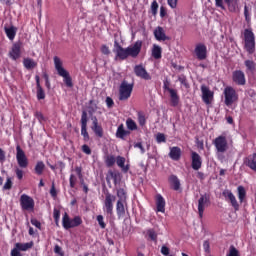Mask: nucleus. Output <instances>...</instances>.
<instances>
[{
	"label": "nucleus",
	"instance_id": "1",
	"mask_svg": "<svg viewBox=\"0 0 256 256\" xmlns=\"http://www.w3.org/2000/svg\"><path fill=\"white\" fill-rule=\"evenodd\" d=\"M141 47H143V41L137 40L133 46H128L127 48H123L119 45V42H114V52L116 54V59H121V61H125L127 57H132L135 59L141 53Z\"/></svg>",
	"mask_w": 256,
	"mask_h": 256
},
{
	"label": "nucleus",
	"instance_id": "2",
	"mask_svg": "<svg viewBox=\"0 0 256 256\" xmlns=\"http://www.w3.org/2000/svg\"><path fill=\"white\" fill-rule=\"evenodd\" d=\"M54 67L59 75L63 78L66 87H73V79L65 68H63V61L58 56H54Z\"/></svg>",
	"mask_w": 256,
	"mask_h": 256
},
{
	"label": "nucleus",
	"instance_id": "3",
	"mask_svg": "<svg viewBox=\"0 0 256 256\" xmlns=\"http://www.w3.org/2000/svg\"><path fill=\"white\" fill-rule=\"evenodd\" d=\"M244 49L247 53L253 55L255 53V34L251 29L244 30Z\"/></svg>",
	"mask_w": 256,
	"mask_h": 256
},
{
	"label": "nucleus",
	"instance_id": "4",
	"mask_svg": "<svg viewBox=\"0 0 256 256\" xmlns=\"http://www.w3.org/2000/svg\"><path fill=\"white\" fill-rule=\"evenodd\" d=\"M223 95L226 107H231L233 103H237L239 101V94H237L235 88L231 86H227L226 88H224Z\"/></svg>",
	"mask_w": 256,
	"mask_h": 256
},
{
	"label": "nucleus",
	"instance_id": "5",
	"mask_svg": "<svg viewBox=\"0 0 256 256\" xmlns=\"http://www.w3.org/2000/svg\"><path fill=\"white\" fill-rule=\"evenodd\" d=\"M131 93H133V84H129L127 80L122 81L119 87V100L127 101L131 97Z\"/></svg>",
	"mask_w": 256,
	"mask_h": 256
},
{
	"label": "nucleus",
	"instance_id": "6",
	"mask_svg": "<svg viewBox=\"0 0 256 256\" xmlns=\"http://www.w3.org/2000/svg\"><path fill=\"white\" fill-rule=\"evenodd\" d=\"M83 223L81 217L76 216L73 219L69 218V214L64 213L62 218V225L64 229H73L74 227H79Z\"/></svg>",
	"mask_w": 256,
	"mask_h": 256
},
{
	"label": "nucleus",
	"instance_id": "7",
	"mask_svg": "<svg viewBox=\"0 0 256 256\" xmlns=\"http://www.w3.org/2000/svg\"><path fill=\"white\" fill-rule=\"evenodd\" d=\"M16 161L21 169H27V167H29V159L27 158L25 151H23L19 145L16 146Z\"/></svg>",
	"mask_w": 256,
	"mask_h": 256
},
{
	"label": "nucleus",
	"instance_id": "8",
	"mask_svg": "<svg viewBox=\"0 0 256 256\" xmlns=\"http://www.w3.org/2000/svg\"><path fill=\"white\" fill-rule=\"evenodd\" d=\"M20 205L24 211H33V209H35V200L27 194H22L20 197Z\"/></svg>",
	"mask_w": 256,
	"mask_h": 256
},
{
	"label": "nucleus",
	"instance_id": "9",
	"mask_svg": "<svg viewBox=\"0 0 256 256\" xmlns=\"http://www.w3.org/2000/svg\"><path fill=\"white\" fill-rule=\"evenodd\" d=\"M115 195L107 192L104 200L103 211L107 215H113V203H115Z\"/></svg>",
	"mask_w": 256,
	"mask_h": 256
},
{
	"label": "nucleus",
	"instance_id": "10",
	"mask_svg": "<svg viewBox=\"0 0 256 256\" xmlns=\"http://www.w3.org/2000/svg\"><path fill=\"white\" fill-rule=\"evenodd\" d=\"M223 197L225 198V201L230 203L231 207H233L234 211H239V202L237 201V197H235V194L231 192V190H224L222 192Z\"/></svg>",
	"mask_w": 256,
	"mask_h": 256
},
{
	"label": "nucleus",
	"instance_id": "11",
	"mask_svg": "<svg viewBox=\"0 0 256 256\" xmlns=\"http://www.w3.org/2000/svg\"><path fill=\"white\" fill-rule=\"evenodd\" d=\"M202 101L205 105H211L213 103L215 93L209 89L205 84L201 86Z\"/></svg>",
	"mask_w": 256,
	"mask_h": 256
},
{
	"label": "nucleus",
	"instance_id": "12",
	"mask_svg": "<svg viewBox=\"0 0 256 256\" xmlns=\"http://www.w3.org/2000/svg\"><path fill=\"white\" fill-rule=\"evenodd\" d=\"M214 146L217 153H225L228 149L227 138L225 136H218L214 139Z\"/></svg>",
	"mask_w": 256,
	"mask_h": 256
},
{
	"label": "nucleus",
	"instance_id": "13",
	"mask_svg": "<svg viewBox=\"0 0 256 256\" xmlns=\"http://www.w3.org/2000/svg\"><path fill=\"white\" fill-rule=\"evenodd\" d=\"M232 81L235 85L243 87L247 85V79L245 78V72L241 70H236L232 73Z\"/></svg>",
	"mask_w": 256,
	"mask_h": 256
},
{
	"label": "nucleus",
	"instance_id": "14",
	"mask_svg": "<svg viewBox=\"0 0 256 256\" xmlns=\"http://www.w3.org/2000/svg\"><path fill=\"white\" fill-rule=\"evenodd\" d=\"M134 73L136 77H140V79H144V81H151V74L147 72V69L141 64L134 67Z\"/></svg>",
	"mask_w": 256,
	"mask_h": 256
},
{
	"label": "nucleus",
	"instance_id": "15",
	"mask_svg": "<svg viewBox=\"0 0 256 256\" xmlns=\"http://www.w3.org/2000/svg\"><path fill=\"white\" fill-rule=\"evenodd\" d=\"M194 53L199 61H204L207 59V46L205 44L196 45Z\"/></svg>",
	"mask_w": 256,
	"mask_h": 256
},
{
	"label": "nucleus",
	"instance_id": "16",
	"mask_svg": "<svg viewBox=\"0 0 256 256\" xmlns=\"http://www.w3.org/2000/svg\"><path fill=\"white\" fill-rule=\"evenodd\" d=\"M208 203H209V196H207V194L201 195V197L198 200V213H199L200 219H203V213Z\"/></svg>",
	"mask_w": 256,
	"mask_h": 256
},
{
	"label": "nucleus",
	"instance_id": "17",
	"mask_svg": "<svg viewBox=\"0 0 256 256\" xmlns=\"http://www.w3.org/2000/svg\"><path fill=\"white\" fill-rule=\"evenodd\" d=\"M81 135L85 141H89V132H87V112L83 111L81 116Z\"/></svg>",
	"mask_w": 256,
	"mask_h": 256
},
{
	"label": "nucleus",
	"instance_id": "18",
	"mask_svg": "<svg viewBox=\"0 0 256 256\" xmlns=\"http://www.w3.org/2000/svg\"><path fill=\"white\" fill-rule=\"evenodd\" d=\"M191 157H192V169H194V171H199V169H201V165H203L201 156L197 152H192Z\"/></svg>",
	"mask_w": 256,
	"mask_h": 256
},
{
	"label": "nucleus",
	"instance_id": "19",
	"mask_svg": "<svg viewBox=\"0 0 256 256\" xmlns=\"http://www.w3.org/2000/svg\"><path fill=\"white\" fill-rule=\"evenodd\" d=\"M91 120H92V131H94L97 137H100V138L103 137V128L101 127V125H99V120H97V117L93 116Z\"/></svg>",
	"mask_w": 256,
	"mask_h": 256
},
{
	"label": "nucleus",
	"instance_id": "20",
	"mask_svg": "<svg viewBox=\"0 0 256 256\" xmlns=\"http://www.w3.org/2000/svg\"><path fill=\"white\" fill-rule=\"evenodd\" d=\"M154 37L156 41H169V37L165 34V30L160 26L155 28Z\"/></svg>",
	"mask_w": 256,
	"mask_h": 256
},
{
	"label": "nucleus",
	"instance_id": "21",
	"mask_svg": "<svg viewBox=\"0 0 256 256\" xmlns=\"http://www.w3.org/2000/svg\"><path fill=\"white\" fill-rule=\"evenodd\" d=\"M9 57L13 61H17L19 57H21V46L19 44H13L10 52H9Z\"/></svg>",
	"mask_w": 256,
	"mask_h": 256
},
{
	"label": "nucleus",
	"instance_id": "22",
	"mask_svg": "<svg viewBox=\"0 0 256 256\" xmlns=\"http://www.w3.org/2000/svg\"><path fill=\"white\" fill-rule=\"evenodd\" d=\"M156 207L159 213H165V198L161 194L156 196Z\"/></svg>",
	"mask_w": 256,
	"mask_h": 256
},
{
	"label": "nucleus",
	"instance_id": "23",
	"mask_svg": "<svg viewBox=\"0 0 256 256\" xmlns=\"http://www.w3.org/2000/svg\"><path fill=\"white\" fill-rule=\"evenodd\" d=\"M169 157L173 161H179L181 159V148L179 147L170 148Z\"/></svg>",
	"mask_w": 256,
	"mask_h": 256
},
{
	"label": "nucleus",
	"instance_id": "24",
	"mask_svg": "<svg viewBox=\"0 0 256 256\" xmlns=\"http://www.w3.org/2000/svg\"><path fill=\"white\" fill-rule=\"evenodd\" d=\"M4 31L6 36L8 37V39L10 41H13V39H15V35H17V27L15 26H11V27H4Z\"/></svg>",
	"mask_w": 256,
	"mask_h": 256
},
{
	"label": "nucleus",
	"instance_id": "25",
	"mask_svg": "<svg viewBox=\"0 0 256 256\" xmlns=\"http://www.w3.org/2000/svg\"><path fill=\"white\" fill-rule=\"evenodd\" d=\"M245 165L252 169V171H256V153L248 156L245 160Z\"/></svg>",
	"mask_w": 256,
	"mask_h": 256
},
{
	"label": "nucleus",
	"instance_id": "26",
	"mask_svg": "<svg viewBox=\"0 0 256 256\" xmlns=\"http://www.w3.org/2000/svg\"><path fill=\"white\" fill-rule=\"evenodd\" d=\"M168 181L173 186L174 191H179V189H181V181L176 175H171L168 178Z\"/></svg>",
	"mask_w": 256,
	"mask_h": 256
},
{
	"label": "nucleus",
	"instance_id": "27",
	"mask_svg": "<svg viewBox=\"0 0 256 256\" xmlns=\"http://www.w3.org/2000/svg\"><path fill=\"white\" fill-rule=\"evenodd\" d=\"M114 181V184L117 185L121 181V173L109 171L107 176V181Z\"/></svg>",
	"mask_w": 256,
	"mask_h": 256
},
{
	"label": "nucleus",
	"instance_id": "28",
	"mask_svg": "<svg viewBox=\"0 0 256 256\" xmlns=\"http://www.w3.org/2000/svg\"><path fill=\"white\" fill-rule=\"evenodd\" d=\"M162 53H163V49L161 48V46H159L157 44H153V47H152V57L154 59H161Z\"/></svg>",
	"mask_w": 256,
	"mask_h": 256
},
{
	"label": "nucleus",
	"instance_id": "29",
	"mask_svg": "<svg viewBox=\"0 0 256 256\" xmlns=\"http://www.w3.org/2000/svg\"><path fill=\"white\" fill-rule=\"evenodd\" d=\"M129 135V131L125 130V126L123 124L119 125L116 131V137L118 139H125Z\"/></svg>",
	"mask_w": 256,
	"mask_h": 256
},
{
	"label": "nucleus",
	"instance_id": "30",
	"mask_svg": "<svg viewBox=\"0 0 256 256\" xmlns=\"http://www.w3.org/2000/svg\"><path fill=\"white\" fill-rule=\"evenodd\" d=\"M169 94H170L172 107H177V105H179V95H177V90L175 89L169 90Z\"/></svg>",
	"mask_w": 256,
	"mask_h": 256
},
{
	"label": "nucleus",
	"instance_id": "31",
	"mask_svg": "<svg viewBox=\"0 0 256 256\" xmlns=\"http://www.w3.org/2000/svg\"><path fill=\"white\" fill-rule=\"evenodd\" d=\"M125 203L126 202L117 201L116 213H117L118 217H125Z\"/></svg>",
	"mask_w": 256,
	"mask_h": 256
},
{
	"label": "nucleus",
	"instance_id": "32",
	"mask_svg": "<svg viewBox=\"0 0 256 256\" xmlns=\"http://www.w3.org/2000/svg\"><path fill=\"white\" fill-rule=\"evenodd\" d=\"M237 193H238L239 203H243L247 197V190H245V187L243 186H238Z\"/></svg>",
	"mask_w": 256,
	"mask_h": 256
},
{
	"label": "nucleus",
	"instance_id": "33",
	"mask_svg": "<svg viewBox=\"0 0 256 256\" xmlns=\"http://www.w3.org/2000/svg\"><path fill=\"white\" fill-rule=\"evenodd\" d=\"M23 65L25 69H35V67H37V62L31 58H25L23 60Z\"/></svg>",
	"mask_w": 256,
	"mask_h": 256
},
{
	"label": "nucleus",
	"instance_id": "34",
	"mask_svg": "<svg viewBox=\"0 0 256 256\" xmlns=\"http://www.w3.org/2000/svg\"><path fill=\"white\" fill-rule=\"evenodd\" d=\"M15 245L20 251H29L33 247V242L16 243Z\"/></svg>",
	"mask_w": 256,
	"mask_h": 256
},
{
	"label": "nucleus",
	"instance_id": "35",
	"mask_svg": "<svg viewBox=\"0 0 256 256\" xmlns=\"http://www.w3.org/2000/svg\"><path fill=\"white\" fill-rule=\"evenodd\" d=\"M118 201L126 202L127 201V191L125 189L120 188L117 190Z\"/></svg>",
	"mask_w": 256,
	"mask_h": 256
},
{
	"label": "nucleus",
	"instance_id": "36",
	"mask_svg": "<svg viewBox=\"0 0 256 256\" xmlns=\"http://www.w3.org/2000/svg\"><path fill=\"white\" fill-rule=\"evenodd\" d=\"M43 171H45V163H43V161H38L35 166L36 175H43Z\"/></svg>",
	"mask_w": 256,
	"mask_h": 256
},
{
	"label": "nucleus",
	"instance_id": "37",
	"mask_svg": "<svg viewBox=\"0 0 256 256\" xmlns=\"http://www.w3.org/2000/svg\"><path fill=\"white\" fill-rule=\"evenodd\" d=\"M126 127H127V129H129L130 131H136V129H137V123H135V122L133 121V119L128 118V119L126 120Z\"/></svg>",
	"mask_w": 256,
	"mask_h": 256
},
{
	"label": "nucleus",
	"instance_id": "38",
	"mask_svg": "<svg viewBox=\"0 0 256 256\" xmlns=\"http://www.w3.org/2000/svg\"><path fill=\"white\" fill-rule=\"evenodd\" d=\"M36 89H37V92H36L37 99L39 101H41V99H45V91L43 90V87L38 85V87H36Z\"/></svg>",
	"mask_w": 256,
	"mask_h": 256
},
{
	"label": "nucleus",
	"instance_id": "39",
	"mask_svg": "<svg viewBox=\"0 0 256 256\" xmlns=\"http://www.w3.org/2000/svg\"><path fill=\"white\" fill-rule=\"evenodd\" d=\"M13 187V180H11V177H7L6 182L3 186L4 191H9Z\"/></svg>",
	"mask_w": 256,
	"mask_h": 256
},
{
	"label": "nucleus",
	"instance_id": "40",
	"mask_svg": "<svg viewBox=\"0 0 256 256\" xmlns=\"http://www.w3.org/2000/svg\"><path fill=\"white\" fill-rule=\"evenodd\" d=\"M105 163L107 167H113L115 165V156H106Z\"/></svg>",
	"mask_w": 256,
	"mask_h": 256
},
{
	"label": "nucleus",
	"instance_id": "41",
	"mask_svg": "<svg viewBox=\"0 0 256 256\" xmlns=\"http://www.w3.org/2000/svg\"><path fill=\"white\" fill-rule=\"evenodd\" d=\"M244 65L248 71H255V62L252 60H246Z\"/></svg>",
	"mask_w": 256,
	"mask_h": 256
},
{
	"label": "nucleus",
	"instance_id": "42",
	"mask_svg": "<svg viewBox=\"0 0 256 256\" xmlns=\"http://www.w3.org/2000/svg\"><path fill=\"white\" fill-rule=\"evenodd\" d=\"M147 235L151 241H157V232L153 229H148L147 230Z\"/></svg>",
	"mask_w": 256,
	"mask_h": 256
},
{
	"label": "nucleus",
	"instance_id": "43",
	"mask_svg": "<svg viewBox=\"0 0 256 256\" xmlns=\"http://www.w3.org/2000/svg\"><path fill=\"white\" fill-rule=\"evenodd\" d=\"M96 220L98 221L99 227L101 229H105V227H107V224L105 223V220L103 218V215H98L96 217Z\"/></svg>",
	"mask_w": 256,
	"mask_h": 256
},
{
	"label": "nucleus",
	"instance_id": "44",
	"mask_svg": "<svg viewBox=\"0 0 256 256\" xmlns=\"http://www.w3.org/2000/svg\"><path fill=\"white\" fill-rule=\"evenodd\" d=\"M53 217L55 219L56 225H59V219L61 217V211H59L57 208H54Z\"/></svg>",
	"mask_w": 256,
	"mask_h": 256
},
{
	"label": "nucleus",
	"instance_id": "45",
	"mask_svg": "<svg viewBox=\"0 0 256 256\" xmlns=\"http://www.w3.org/2000/svg\"><path fill=\"white\" fill-rule=\"evenodd\" d=\"M138 123H139V125H141V127H143V125H145L147 123L145 115H143V113H141V112L138 113Z\"/></svg>",
	"mask_w": 256,
	"mask_h": 256
},
{
	"label": "nucleus",
	"instance_id": "46",
	"mask_svg": "<svg viewBox=\"0 0 256 256\" xmlns=\"http://www.w3.org/2000/svg\"><path fill=\"white\" fill-rule=\"evenodd\" d=\"M226 256H239V250L235 246H230L229 252Z\"/></svg>",
	"mask_w": 256,
	"mask_h": 256
},
{
	"label": "nucleus",
	"instance_id": "47",
	"mask_svg": "<svg viewBox=\"0 0 256 256\" xmlns=\"http://www.w3.org/2000/svg\"><path fill=\"white\" fill-rule=\"evenodd\" d=\"M156 141H157V143H166L167 138L165 137V134H163V133H158V134L156 135Z\"/></svg>",
	"mask_w": 256,
	"mask_h": 256
},
{
	"label": "nucleus",
	"instance_id": "48",
	"mask_svg": "<svg viewBox=\"0 0 256 256\" xmlns=\"http://www.w3.org/2000/svg\"><path fill=\"white\" fill-rule=\"evenodd\" d=\"M135 149H140L141 155H145V147H143V142H136L134 143Z\"/></svg>",
	"mask_w": 256,
	"mask_h": 256
},
{
	"label": "nucleus",
	"instance_id": "49",
	"mask_svg": "<svg viewBox=\"0 0 256 256\" xmlns=\"http://www.w3.org/2000/svg\"><path fill=\"white\" fill-rule=\"evenodd\" d=\"M116 163H117L118 167H121V169H123V167H125V158L122 156H118L116 158Z\"/></svg>",
	"mask_w": 256,
	"mask_h": 256
},
{
	"label": "nucleus",
	"instance_id": "50",
	"mask_svg": "<svg viewBox=\"0 0 256 256\" xmlns=\"http://www.w3.org/2000/svg\"><path fill=\"white\" fill-rule=\"evenodd\" d=\"M69 182H70V187L73 189L75 188V185H77V177L73 174L70 175L69 178Z\"/></svg>",
	"mask_w": 256,
	"mask_h": 256
},
{
	"label": "nucleus",
	"instance_id": "51",
	"mask_svg": "<svg viewBox=\"0 0 256 256\" xmlns=\"http://www.w3.org/2000/svg\"><path fill=\"white\" fill-rule=\"evenodd\" d=\"M159 9V4L157 3V1H153L151 4V11L153 15H157V10Z\"/></svg>",
	"mask_w": 256,
	"mask_h": 256
},
{
	"label": "nucleus",
	"instance_id": "52",
	"mask_svg": "<svg viewBox=\"0 0 256 256\" xmlns=\"http://www.w3.org/2000/svg\"><path fill=\"white\" fill-rule=\"evenodd\" d=\"M54 253H56V255L65 256V253H63V249L59 245H55Z\"/></svg>",
	"mask_w": 256,
	"mask_h": 256
},
{
	"label": "nucleus",
	"instance_id": "53",
	"mask_svg": "<svg viewBox=\"0 0 256 256\" xmlns=\"http://www.w3.org/2000/svg\"><path fill=\"white\" fill-rule=\"evenodd\" d=\"M11 256H22L21 250L17 248V245L15 244V247L11 250Z\"/></svg>",
	"mask_w": 256,
	"mask_h": 256
},
{
	"label": "nucleus",
	"instance_id": "54",
	"mask_svg": "<svg viewBox=\"0 0 256 256\" xmlns=\"http://www.w3.org/2000/svg\"><path fill=\"white\" fill-rule=\"evenodd\" d=\"M178 81H179L182 85H185L186 88L189 87V84L187 83V78H186L184 75L179 76Z\"/></svg>",
	"mask_w": 256,
	"mask_h": 256
},
{
	"label": "nucleus",
	"instance_id": "55",
	"mask_svg": "<svg viewBox=\"0 0 256 256\" xmlns=\"http://www.w3.org/2000/svg\"><path fill=\"white\" fill-rule=\"evenodd\" d=\"M167 3L170 8L175 9L179 3V0H167Z\"/></svg>",
	"mask_w": 256,
	"mask_h": 256
},
{
	"label": "nucleus",
	"instance_id": "56",
	"mask_svg": "<svg viewBox=\"0 0 256 256\" xmlns=\"http://www.w3.org/2000/svg\"><path fill=\"white\" fill-rule=\"evenodd\" d=\"M15 173H16L17 179L21 181V179H23V170H21L20 168H16Z\"/></svg>",
	"mask_w": 256,
	"mask_h": 256
},
{
	"label": "nucleus",
	"instance_id": "57",
	"mask_svg": "<svg viewBox=\"0 0 256 256\" xmlns=\"http://www.w3.org/2000/svg\"><path fill=\"white\" fill-rule=\"evenodd\" d=\"M82 151H83V153H85L86 155H91V148H90L88 145H86V144H84V145L82 146Z\"/></svg>",
	"mask_w": 256,
	"mask_h": 256
},
{
	"label": "nucleus",
	"instance_id": "58",
	"mask_svg": "<svg viewBox=\"0 0 256 256\" xmlns=\"http://www.w3.org/2000/svg\"><path fill=\"white\" fill-rule=\"evenodd\" d=\"M95 111H97V105L91 103V106H89V108H88V113L90 115H93V113H95Z\"/></svg>",
	"mask_w": 256,
	"mask_h": 256
},
{
	"label": "nucleus",
	"instance_id": "59",
	"mask_svg": "<svg viewBox=\"0 0 256 256\" xmlns=\"http://www.w3.org/2000/svg\"><path fill=\"white\" fill-rule=\"evenodd\" d=\"M203 249H204L205 253H209V251H210V244H209L208 240H205L203 242Z\"/></svg>",
	"mask_w": 256,
	"mask_h": 256
},
{
	"label": "nucleus",
	"instance_id": "60",
	"mask_svg": "<svg viewBox=\"0 0 256 256\" xmlns=\"http://www.w3.org/2000/svg\"><path fill=\"white\" fill-rule=\"evenodd\" d=\"M35 117H36V119H38V121H45V117H43V113H41V112H39V111H37V112H35Z\"/></svg>",
	"mask_w": 256,
	"mask_h": 256
},
{
	"label": "nucleus",
	"instance_id": "61",
	"mask_svg": "<svg viewBox=\"0 0 256 256\" xmlns=\"http://www.w3.org/2000/svg\"><path fill=\"white\" fill-rule=\"evenodd\" d=\"M101 51H102L103 55H109V53H111V51L109 50V47L107 45H103L101 47Z\"/></svg>",
	"mask_w": 256,
	"mask_h": 256
},
{
	"label": "nucleus",
	"instance_id": "62",
	"mask_svg": "<svg viewBox=\"0 0 256 256\" xmlns=\"http://www.w3.org/2000/svg\"><path fill=\"white\" fill-rule=\"evenodd\" d=\"M31 224L34 225V227H37V229H41V222L37 219H32Z\"/></svg>",
	"mask_w": 256,
	"mask_h": 256
},
{
	"label": "nucleus",
	"instance_id": "63",
	"mask_svg": "<svg viewBox=\"0 0 256 256\" xmlns=\"http://www.w3.org/2000/svg\"><path fill=\"white\" fill-rule=\"evenodd\" d=\"M161 253L162 255H165V256L169 255V248L167 246H162Z\"/></svg>",
	"mask_w": 256,
	"mask_h": 256
},
{
	"label": "nucleus",
	"instance_id": "64",
	"mask_svg": "<svg viewBox=\"0 0 256 256\" xmlns=\"http://www.w3.org/2000/svg\"><path fill=\"white\" fill-rule=\"evenodd\" d=\"M216 7H220V9H225L223 5V0H215Z\"/></svg>",
	"mask_w": 256,
	"mask_h": 256
}]
</instances>
